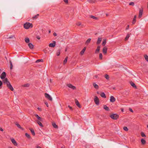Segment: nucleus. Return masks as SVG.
Segmentation results:
<instances>
[{"label": "nucleus", "instance_id": "nucleus-1", "mask_svg": "<svg viewBox=\"0 0 148 148\" xmlns=\"http://www.w3.org/2000/svg\"><path fill=\"white\" fill-rule=\"evenodd\" d=\"M24 27L26 29H28L29 28H32L33 27L32 24L29 22H27L23 25Z\"/></svg>", "mask_w": 148, "mask_h": 148}, {"label": "nucleus", "instance_id": "nucleus-2", "mask_svg": "<svg viewBox=\"0 0 148 148\" xmlns=\"http://www.w3.org/2000/svg\"><path fill=\"white\" fill-rule=\"evenodd\" d=\"M110 117L111 119H113L116 120L119 118V116L117 114H113L111 115Z\"/></svg>", "mask_w": 148, "mask_h": 148}, {"label": "nucleus", "instance_id": "nucleus-3", "mask_svg": "<svg viewBox=\"0 0 148 148\" xmlns=\"http://www.w3.org/2000/svg\"><path fill=\"white\" fill-rule=\"evenodd\" d=\"M45 97L48 99L50 101H52V97L49 94L47 93H45Z\"/></svg>", "mask_w": 148, "mask_h": 148}, {"label": "nucleus", "instance_id": "nucleus-4", "mask_svg": "<svg viewBox=\"0 0 148 148\" xmlns=\"http://www.w3.org/2000/svg\"><path fill=\"white\" fill-rule=\"evenodd\" d=\"M94 101L97 105H98L99 103V101L98 97L97 96H95L94 99Z\"/></svg>", "mask_w": 148, "mask_h": 148}, {"label": "nucleus", "instance_id": "nucleus-5", "mask_svg": "<svg viewBox=\"0 0 148 148\" xmlns=\"http://www.w3.org/2000/svg\"><path fill=\"white\" fill-rule=\"evenodd\" d=\"M6 77V73L4 72H3L0 75V77L2 79H5Z\"/></svg>", "mask_w": 148, "mask_h": 148}, {"label": "nucleus", "instance_id": "nucleus-6", "mask_svg": "<svg viewBox=\"0 0 148 148\" xmlns=\"http://www.w3.org/2000/svg\"><path fill=\"white\" fill-rule=\"evenodd\" d=\"M7 85V87L9 89H10L11 91H13L14 90V88L13 87H12V86L10 84V82L8 83Z\"/></svg>", "mask_w": 148, "mask_h": 148}, {"label": "nucleus", "instance_id": "nucleus-7", "mask_svg": "<svg viewBox=\"0 0 148 148\" xmlns=\"http://www.w3.org/2000/svg\"><path fill=\"white\" fill-rule=\"evenodd\" d=\"M107 50V47L106 46L104 47L102 49V52L104 54V55H106V54Z\"/></svg>", "mask_w": 148, "mask_h": 148}, {"label": "nucleus", "instance_id": "nucleus-8", "mask_svg": "<svg viewBox=\"0 0 148 148\" xmlns=\"http://www.w3.org/2000/svg\"><path fill=\"white\" fill-rule=\"evenodd\" d=\"M67 86L69 88H71L73 90H75L76 89V87L71 84H68Z\"/></svg>", "mask_w": 148, "mask_h": 148}, {"label": "nucleus", "instance_id": "nucleus-9", "mask_svg": "<svg viewBox=\"0 0 148 148\" xmlns=\"http://www.w3.org/2000/svg\"><path fill=\"white\" fill-rule=\"evenodd\" d=\"M11 141L12 142V143L14 144V145L15 146H17V144L14 139L13 138H11Z\"/></svg>", "mask_w": 148, "mask_h": 148}, {"label": "nucleus", "instance_id": "nucleus-10", "mask_svg": "<svg viewBox=\"0 0 148 148\" xmlns=\"http://www.w3.org/2000/svg\"><path fill=\"white\" fill-rule=\"evenodd\" d=\"M143 9H140L139 10L138 17H139V18H140L142 16V15L143 14Z\"/></svg>", "mask_w": 148, "mask_h": 148}, {"label": "nucleus", "instance_id": "nucleus-11", "mask_svg": "<svg viewBox=\"0 0 148 148\" xmlns=\"http://www.w3.org/2000/svg\"><path fill=\"white\" fill-rule=\"evenodd\" d=\"M56 45V42L54 41H53V43H51L49 45V47H54Z\"/></svg>", "mask_w": 148, "mask_h": 148}, {"label": "nucleus", "instance_id": "nucleus-12", "mask_svg": "<svg viewBox=\"0 0 148 148\" xmlns=\"http://www.w3.org/2000/svg\"><path fill=\"white\" fill-rule=\"evenodd\" d=\"M75 101L76 105L79 108H80L81 107V106L78 100L76 99H75Z\"/></svg>", "mask_w": 148, "mask_h": 148}, {"label": "nucleus", "instance_id": "nucleus-13", "mask_svg": "<svg viewBox=\"0 0 148 148\" xmlns=\"http://www.w3.org/2000/svg\"><path fill=\"white\" fill-rule=\"evenodd\" d=\"M116 99L113 96H111L110 97V101L112 102H114L115 101Z\"/></svg>", "mask_w": 148, "mask_h": 148}, {"label": "nucleus", "instance_id": "nucleus-14", "mask_svg": "<svg viewBox=\"0 0 148 148\" xmlns=\"http://www.w3.org/2000/svg\"><path fill=\"white\" fill-rule=\"evenodd\" d=\"M3 82L4 84H6V85H7L8 83H10V82L8 81V79L7 78H5L3 80Z\"/></svg>", "mask_w": 148, "mask_h": 148}, {"label": "nucleus", "instance_id": "nucleus-15", "mask_svg": "<svg viewBox=\"0 0 148 148\" xmlns=\"http://www.w3.org/2000/svg\"><path fill=\"white\" fill-rule=\"evenodd\" d=\"M35 115L36 118L38 119V121H42L43 120L38 115L35 114Z\"/></svg>", "mask_w": 148, "mask_h": 148}, {"label": "nucleus", "instance_id": "nucleus-16", "mask_svg": "<svg viewBox=\"0 0 148 148\" xmlns=\"http://www.w3.org/2000/svg\"><path fill=\"white\" fill-rule=\"evenodd\" d=\"M100 46H97V48L95 51V53H98L99 52V51L100 50Z\"/></svg>", "mask_w": 148, "mask_h": 148}, {"label": "nucleus", "instance_id": "nucleus-17", "mask_svg": "<svg viewBox=\"0 0 148 148\" xmlns=\"http://www.w3.org/2000/svg\"><path fill=\"white\" fill-rule=\"evenodd\" d=\"M28 45L30 49H33L34 48V45H33L31 43H29L28 44Z\"/></svg>", "mask_w": 148, "mask_h": 148}, {"label": "nucleus", "instance_id": "nucleus-18", "mask_svg": "<svg viewBox=\"0 0 148 148\" xmlns=\"http://www.w3.org/2000/svg\"><path fill=\"white\" fill-rule=\"evenodd\" d=\"M136 15L134 16V18H133V20L132 22V23L133 24H135V23L136 22Z\"/></svg>", "mask_w": 148, "mask_h": 148}, {"label": "nucleus", "instance_id": "nucleus-19", "mask_svg": "<svg viewBox=\"0 0 148 148\" xmlns=\"http://www.w3.org/2000/svg\"><path fill=\"white\" fill-rule=\"evenodd\" d=\"M15 124L18 128L22 130H23V128L20 125H19V124H18L17 122H16L15 123Z\"/></svg>", "mask_w": 148, "mask_h": 148}, {"label": "nucleus", "instance_id": "nucleus-20", "mask_svg": "<svg viewBox=\"0 0 148 148\" xmlns=\"http://www.w3.org/2000/svg\"><path fill=\"white\" fill-rule=\"evenodd\" d=\"M30 84L29 83H27L24 84L22 85V86L23 87H28L29 86H30Z\"/></svg>", "mask_w": 148, "mask_h": 148}, {"label": "nucleus", "instance_id": "nucleus-21", "mask_svg": "<svg viewBox=\"0 0 148 148\" xmlns=\"http://www.w3.org/2000/svg\"><path fill=\"white\" fill-rule=\"evenodd\" d=\"M86 49V48L85 47H84L82 50L80 52V54L81 55H82L84 53Z\"/></svg>", "mask_w": 148, "mask_h": 148}, {"label": "nucleus", "instance_id": "nucleus-22", "mask_svg": "<svg viewBox=\"0 0 148 148\" xmlns=\"http://www.w3.org/2000/svg\"><path fill=\"white\" fill-rule=\"evenodd\" d=\"M101 41V38H99L98 39V40H97V41L96 43L97 44V45L99 44L100 43Z\"/></svg>", "mask_w": 148, "mask_h": 148}, {"label": "nucleus", "instance_id": "nucleus-23", "mask_svg": "<svg viewBox=\"0 0 148 148\" xmlns=\"http://www.w3.org/2000/svg\"><path fill=\"white\" fill-rule=\"evenodd\" d=\"M91 40V39L89 38L85 42V44L87 45L89 43H90Z\"/></svg>", "mask_w": 148, "mask_h": 148}, {"label": "nucleus", "instance_id": "nucleus-24", "mask_svg": "<svg viewBox=\"0 0 148 148\" xmlns=\"http://www.w3.org/2000/svg\"><path fill=\"white\" fill-rule=\"evenodd\" d=\"M25 42L27 43H28L29 42L30 40L28 38H25Z\"/></svg>", "mask_w": 148, "mask_h": 148}, {"label": "nucleus", "instance_id": "nucleus-25", "mask_svg": "<svg viewBox=\"0 0 148 148\" xmlns=\"http://www.w3.org/2000/svg\"><path fill=\"white\" fill-rule=\"evenodd\" d=\"M40 121H37V123L41 127H43V125L42 123H41Z\"/></svg>", "mask_w": 148, "mask_h": 148}, {"label": "nucleus", "instance_id": "nucleus-26", "mask_svg": "<svg viewBox=\"0 0 148 148\" xmlns=\"http://www.w3.org/2000/svg\"><path fill=\"white\" fill-rule=\"evenodd\" d=\"M29 130L32 133V134L34 136L35 135V133L34 130L32 128H30Z\"/></svg>", "mask_w": 148, "mask_h": 148}, {"label": "nucleus", "instance_id": "nucleus-27", "mask_svg": "<svg viewBox=\"0 0 148 148\" xmlns=\"http://www.w3.org/2000/svg\"><path fill=\"white\" fill-rule=\"evenodd\" d=\"M130 84L133 87H134V88H136V85H135L134 83H133V82H130Z\"/></svg>", "mask_w": 148, "mask_h": 148}, {"label": "nucleus", "instance_id": "nucleus-28", "mask_svg": "<svg viewBox=\"0 0 148 148\" xmlns=\"http://www.w3.org/2000/svg\"><path fill=\"white\" fill-rule=\"evenodd\" d=\"M39 16V14H37L36 15H35V16H34L32 17V18L33 19H36L37 18H38V16Z\"/></svg>", "mask_w": 148, "mask_h": 148}, {"label": "nucleus", "instance_id": "nucleus-29", "mask_svg": "<svg viewBox=\"0 0 148 148\" xmlns=\"http://www.w3.org/2000/svg\"><path fill=\"white\" fill-rule=\"evenodd\" d=\"M106 39H104L102 42V46H104L106 44Z\"/></svg>", "mask_w": 148, "mask_h": 148}, {"label": "nucleus", "instance_id": "nucleus-30", "mask_svg": "<svg viewBox=\"0 0 148 148\" xmlns=\"http://www.w3.org/2000/svg\"><path fill=\"white\" fill-rule=\"evenodd\" d=\"M141 142L142 143L143 145L145 144L146 143L145 140L143 138L141 139Z\"/></svg>", "mask_w": 148, "mask_h": 148}, {"label": "nucleus", "instance_id": "nucleus-31", "mask_svg": "<svg viewBox=\"0 0 148 148\" xmlns=\"http://www.w3.org/2000/svg\"><path fill=\"white\" fill-rule=\"evenodd\" d=\"M67 59H68V57H66L65 58V59L64 60V62H63L64 64H65L67 62Z\"/></svg>", "mask_w": 148, "mask_h": 148}, {"label": "nucleus", "instance_id": "nucleus-32", "mask_svg": "<svg viewBox=\"0 0 148 148\" xmlns=\"http://www.w3.org/2000/svg\"><path fill=\"white\" fill-rule=\"evenodd\" d=\"M103 108L107 111H108L109 110V108L106 105L103 106Z\"/></svg>", "mask_w": 148, "mask_h": 148}, {"label": "nucleus", "instance_id": "nucleus-33", "mask_svg": "<svg viewBox=\"0 0 148 148\" xmlns=\"http://www.w3.org/2000/svg\"><path fill=\"white\" fill-rule=\"evenodd\" d=\"M52 125L53 127L56 128H57L58 127L57 125H56V124L55 123H52Z\"/></svg>", "mask_w": 148, "mask_h": 148}, {"label": "nucleus", "instance_id": "nucleus-34", "mask_svg": "<svg viewBox=\"0 0 148 148\" xmlns=\"http://www.w3.org/2000/svg\"><path fill=\"white\" fill-rule=\"evenodd\" d=\"M93 86H94V87L96 88V89H97L98 88V86L97 85V84H96L95 83H93Z\"/></svg>", "mask_w": 148, "mask_h": 148}, {"label": "nucleus", "instance_id": "nucleus-35", "mask_svg": "<svg viewBox=\"0 0 148 148\" xmlns=\"http://www.w3.org/2000/svg\"><path fill=\"white\" fill-rule=\"evenodd\" d=\"M10 69H12V62L11 61H10Z\"/></svg>", "mask_w": 148, "mask_h": 148}, {"label": "nucleus", "instance_id": "nucleus-36", "mask_svg": "<svg viewBox=\"0 0 148 148\" xmlns=\"http://www.w3.org/2000/svg\"><path fill=\"white\" fill-rule=\"evenodd\" d=\"M130 36V35L129 34H127V36L125 38V40L127 41L128 39L129 38Z\"/></svg>", "mask_w": 148, "mask_h": 148}, {"label": "nucleus", "instance_id": "nucleus-37", "mask_svg": "<svg viewBox=\"0 0 148 148\" xmlns=\"http://www.w3.org/2000/svg\"><path fill=\"white\" fill-rule=\"evenodd\" d=\"M60 50L59 49L57 51V52L56 53V55L57 56H59L60 55Z\"/></svg>", "mask_w": 148, "mask_h": 148}, {"label": "nucleus", "instance_id": "nucleus-38", "mask_svg": "<svg viewBox=\"0 0 148 148\" xmlns=\"http://www.w3.org/2000/svg\"><path fill=\"white\" fill-rule=\"evenodd\" d=\"M90 17L91 18L93 19H96V20L97 19V17H96L93 16L91 15L90 16Z\"/></svg>", "mask_w": 148, "mask_h": 148}, {"label": "nucleus", "instance_id": "nucleus-39", "mask_svg": "<svg viewBox=\"0 0 148 148\" xmlns=\"http://www.w3.org/2000/svg\"><path fill=\"white\" fill-rule=\"evenodd\" d=\"M25 135L28 138H30V136L27 133H25Z\"/></svg>", "mask_w": 148, "mask_h": 148}, {"label": "nucleus", "instance_id": "nucleus-40", "mask_svg": "<svg viewBox=\"0 0 148 148\" xmlns=\"http://www.w3.org/2000/svg\"><path fill=\"white\" fill-rule=\"evenodd\" d=\"M105 77L107 79H108L109 78V77L108 74H106L105 75Z\"/></svg>", "mask_w": 148, "mask_h": 148}, {"label": "nucleus", "instance_id": "nucleus-41", "mask_svg": "<svg viewBox=\"0 0 148 148\" xmlns=\"http://www.w3.org/2000/svg\"><path fill=\"white\" fill-rule=\"evenodd\" d=\"M88 1L90 3H94L95 1V0H88Z\"/></svg>", "mask_w": 148, "mask_h": 148}, {"label": "nucleus", "instance_id": "nucleus-42", "mask_svg": "<svg viewBox=\"0 0 148 148\" xmlns=\"http://www.w3.org/2000/svg\"><path fill=\"white\" fill-rule=\"evenodd\" d=\"M43 61V60L42 59H39V60H37L36 61V62H37V63H38L39 62H42Z\"/></svg>", "mask_w": 148, "mask_h": 148}, {"label": "nucleus", "instance_id": "nucleus-43", "mask_svg": "<svg viewBox=\"0 0 148 148\" xmlns=\"http://www.w3.org/2000/svg\"><path fill=\"white\" fill-rule=\"evenodd\" d=\"M144 57L145 59V60L147 61H148V56L147 55H145L144 56Z\"/></svg>", "mask_w": 148, "mask_h": 148}, {"label": "nucleus", "instance_id": "nucleus-44", "mask_svg": "<svg viewBox=\"0 0 148 148\" xmlns=\"http://www.w3.org/2000/svg\"><path fill=\"white\" fill-rule=\"evenodd\" d=\"M123 130L126 131H127L128 130V129L127 128V127H123Z\"/></svg>", "mask_w": 148, "mask_h": 148}, {"label": "nucleus", "instance_id": "nucleus-45", "mask_svg": "<svg viewBox=\"0 0 148 148\" xmlns=\"http://www.w3.org/2000/svg\"><path fill=\"white\" fill-rule=\"evenodd\" d=\"M102 98H106V96L105 94L103 92H102Z\"/></svg>", "mask_w": 148, "mask_h": 148}, {"label": "nucleus", "instance_id": "nucleus-46", "mask_svg": "<svg viewBox=\"0 0 148 148\" xmlns=\"http://www.w3.org/2000/svg\"><path fill=\"white\" fill-rule=\"evenodd\" d=\"M134 3L133 2H131L129 3V5H130L134 6Z\"/></svg>", "mask_w": 148, "mask_h": 148}, {"label": "nucleus", "instance_id": "nucleus-47", "mask_svg": "<svg viewBox=\"0 0 148 148\" xmlns=\"http://www.w3.org/2000/svg\"><path fill=\"white\" fill-rule=\"evenodd\" d=\"M141 134L142 136V137H145V134L143 132H142L141 133Z\"/></svg>", "mask_w": 148, "mask_h": 148}, {"label": "nucleus", "instance_id": "nucleus-48", "mask_svg": "<svg viewBox=\"0 0 148 148\" xmlns=\"http://www.w3.org/2000/svg\"><path fill=\"white\" fill-rule=\"evenodd\" d=\"M68 107L70 109V110H73V108H72V107H71V106H70L69 105L68 106Z\"/></svg>", "mask_w": 148, "mask_h": 148}, {"label": "nucleus", "instance_id": "nucleus-49", "mask_svg": "<svg viewBox=\"0 0 148 148\" xmlns=\"http://www.w3.org/2000/svg\"><path fill=\"white\" fill-rule=\"evenodd\" d=\"M76 24L77 26H80L81 25V23L79 22H78L77 23H76Z\"/></svg>", "mask_w": 148, "mask_h": 148}, {"label": "nucleus", "instance_id": "nucleus-50", "mask_svg": "<svg viewBox=\"0 0 148 148\" xmlns=\"http://www.w3.org/2000/svg\"><path fill=\"white\" fill-rule=\"evenodd\" d=\"M99 57L101 60L102 59V53H100Z\"/></svg>", "mask_w": 148, "mask_h": 148}, {"label": "nucleus", "instance_id": "nucleus-51", "mask_svg": "<svg viewBox=\"0 0 148 148\" xmlns=\"http://www.w3.org/2000/svg\"><path fill=\"white\" fill-rule=\"evenodd\" d=\"M64 2L66 3H68V0H64Z\"/></svg>", "mask_w": 148, "mask_h": 148}, {"label": "nucleus", "instance_id": "nucleus-52", "mask_svg": "<svg viewBox=\"0 0 148 148\" xmlns=\"http://www.w3.org/2000/svg\"><path fill=\"white\" fill-rule=\"evenodd\" d=\"M3 84L2 82L0 80V87L2 86Z\"/></svg>", "mask_w": 148, "mask_h": 148}, {"label": "nucleus", "instance_id": "nucleus-53", "mask_svg": "<svg viewBox=\"0 0 148 148\" xmlns=\"http://www.w3.org/2000/svg\"><path fill=\"white\" fill-rule=\"evenodd\" d=\"M36 38L37 39H38V40H39V39H40V36H36Z\"/></svg>", "mask_w": 148, "mask_h": 148}, {"label": "nucleus", "instance_id": "nucleus-54", "mask_svg": "<svg viewBox=\"0 0 148 148\" xmlns=\"http://www.w3.org/2000/svg\"><path fill=\"white\" fill-rule=\"evenodd\" d=\"M13 36H9L8 38H12Z\"/></svg>", "mask_w": 148, "mask_h": 148}, {"label": "nucleus", "instance_id": "nucleus-55", "mask_svg": "<svg viewBox=\"0 0 148 148\" xmlns=\"http://www.w3.org/2000/svg\"><path fill=\"white\" fill-rule=\"evenodd\" d=\"M45 104L46 105V106H47V107H48V103L47 102H45Z\"/></svg>", "mask_w": 148, "mask_h": 148}, {"label": "nucleus", "instance_id": "nucleus-56", "mask_svg": "<svg viewBox=\"0 0 148 148\" xmlns=\"http://www.w3.org/2000/svg\"><path fill=\"white\" fill-rule=\"evenodd\" d=\"M53 35L54 36H57V34L55 32H54L53 33Z\"/></svg>", "mask_w": 148, "mask_h": 148}, {"label": "nucleus", "instance_id": "nucleus-57", "mask_svg": "<svg viewBox=\"0 0 148 148\" xmlns=\"http://www.w3.org/2000/svg\"><path fill=\"white\" fill-rule=\"evenodd\" d=\"M38 109V110H39V111H41L42 110L41 109V108H37Z\"/></svg>", "mask_w": 148, "mask_h": 148}, {"label": "nucleus", "instance_id": "nucleus-58", "mask_svg": "<svg viewBox=\"0 0 148 148\" xmlns=\"http://www.w3.org/2000/svg\"><path fill=\"white\" fill-rule=\"evenodd\" d=\"M129 25H128L127 27L126 28V29H129Z\"/></svg>", "mask_w": 148, "mask_h": 148}, {"label": "nucleus", "instance_id": "nucleus-59", "mask_svg": "<svg viewBox=\"0 0 148 148\" xmlns=\"http://www.w3.org/2000/svg\"><path fill=\"white\" fill-rule=\"evenodd\" d=\"M129 111H133L132 109L131 108H129Z\"/></svg>", "mask_w": 148, "mask_h": 148}, {"label": "nucleus", "instance_id": "nucleus-60", "mask_svg": "<svg viewBox=\"0 0 148 148\" xmlns=\"http://www.w3.org/2000/svg\"><path fill=\"white\" fill-rule=\"evenodd\" d=\"M0 130L2 132H3V129L1 128H0Z\"/></svg>", "mask_w": 148, "mask_h": 148}, {"label": "nucleus", "instance_id": "nucleus-61", "mask_svg": "<svg viewBox=\"0 0 148 148\" xmlns=\"http://www.w3.org/2000/svg\"><path fill=\"white\" fill-rule=\"evenodd\" d=\"M123 108H121V111H123Z\"/></svg>", "mask_w": 148, "mask_h": 148}, {"label": "nucleus", "instance_id": "nucleus-62", "mask_svg": "<svg viewBox=\"0 0 148 148\" xmlns=\"http://www.w3.org/2000/svg\"><path fill=\"white\" fill-rule=\"evenodd\" d=\"M36 148H41V147L39 146H37L36 147Z\"/></svg>", "mask_w": 148, "mask_h": 148}, {"label": "nucleus", "instance_id": "nucleus-63", "mask_svg": "<svg viewBox=\"0 0 148 148\" xmlns=\"http://www.w3.org/2000/svg\"><path fill=\"white\" fill-rule=\"evenodd\" d=\"M100 95L101 97H102V92H100Z\"/></svg>", "mask_w": 148, "mask_h": 148}, {"label": "nucleus", "instance_id": "nucleus-64", "mask_svg": "<svg viewBox=\"0 0 148 148\" xmlns=\"http://www.w3.org/2000/svg\"><path fill=\"white\" fill-rule=\"evenodd\" d=\"M95 77H96V78H97V75H95Z\"/></svg>", "mask_w": 148, "mask_h": 148}]
</instances>
